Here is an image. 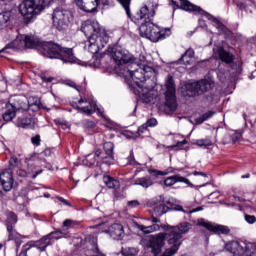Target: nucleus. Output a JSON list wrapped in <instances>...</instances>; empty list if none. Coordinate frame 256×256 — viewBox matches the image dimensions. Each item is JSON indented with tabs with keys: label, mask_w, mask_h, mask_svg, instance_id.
I'll return each mask as SVG.
<instances>
[{
	"label": "nucleus",
	"mask_w": 256,
	"mask_h": 256,
	"mask_svg": "<svg viewBox=\"0 0 256 256\" xmlns=\"http://www.w3.org/2000/svg\"><path fill=\"white\" fill-rule=\"evenodd\" d=\"M65 85L68 87H72L73 89H76V91H80L81 86L77 85L74 81L72 80H66Z\"/></svg>",
	"instance_id": "45"
},
{
	"label": "nucleus",
	"mask_w": 256,
	"mask_h": 256,
	"mask_svg": "<svg viewBox=\"0 0 256 256\" xmlns=\"http://www.w3.org/2000/svg\"><path fill=\"white\" fill-rule=\"evenodd\" d=\"M113 149H115V145L112 142L104 143V151L107 157L103 158V163L106 165H111L113 164V161H115V157L113 156Z\"/></svg>",
	"instance_id": "25"
},
{
	"label": "nucleus",
	"mask_w": 256,
	"mask_h": 256,
	"mask_svg": "<svg viewBox=\"0 0 256 256\" xmlns=\"http://www.w3.org/2000/svg\"><path fill=\"white\" fill-rule=\"evenodd\" d=\"M54 233H57V234H53V235L50 236L51 243H53V241H55L57 239H63V235H67V233H65L61 230H56V231H54Z\"/></svg>",
	"instance_id": "41"
},
{
	"label": "nucleus",
	"mask_w": 256,
	"mask_h": 256,
	"mask_svg": "<svg viewBox=\"0 0 256 256\" xmlns=\"http://www.w3.org/2000/svg\"><path fill=\"white\" fill-rule=\"evenodd\" d=\"M197 211H203V208L202 207H198V208L192 210L191 213H197Z\"/></svg>",
	"instance_id": "63"
},
{
	"label": "nucleus",
	"mask_w": 256,
	"mask_h": 256,
	"mask_svg": "<svg viewBox=\"0 0 256 256\" xmlns=\"http://www.w3.org/2000/svg\"><path fill=\"white\" fill-rule=\"evenodd\" d=\"M185 145H187V140L184 139V140H182L180 142H177V144L174 145L173 147H183Z\"/></svg>",
	"instance_id": "56"
},
{
	"label": "nucleus",
	"mask_w": 256,
	"mask_h": 256,
	"mask_svg": "<svg viewBox=\"0 0 256 256\" xmlns=\"http://www.w3.org/2000/svg\"><path fill=\"white\" fill-rule=\"evenodd\" d=\"M171 1L175 5V7H178L179 9H183V11H189L190 13H195L198 15H205V17H207V19H209L210 21L215 23L216 29H219V31H222L223 33H225V31L227 29L225 27V25H223V23L219 22V20H217V18L211 16V14H209V13L205 12L203 9H201V7L192 4L191 2H189L187 0H171Z\"/></svg>",
	"instance_id": "4"
},
{
	"label": "nucleus",
	"mask_w": 256,
	"mask_h": 256,
	"mask_svg": "<svg viewBox=\"0 0 256 256\" xmlns=\"http://www.w3.org/2000/svg\"><path fill=\"white\" fill-rule=\"evenodd\" d=\"M99 3H101V0H75L77 8L85 11V13H95Z\"/></svg>",
	"instance_id": "15"
},
{
	"label": "nucleus",
	"mask_w": 256,
	"mask_h": 256,
	"mask_svg": "<svg viewBox=\"0 0 256 256\" xmlns=\"http://www.w3.org/2000/svg\"><path fill=\"white\" fill-rule=\"evenodd\" d=\"M58 200L60 201V203H63L67 207H71V203H69V201L65 200V198L59 197Z\"/></svg>",
	"instance_id": "55"
},
{
	"label": "nucleus",
	"mask_w": 256,
	"mask_h": 256,
	"mask_svg": "<svg viewBox=\"0 0 256 256\" xmlns=\"http://www.w3.org/2000/svg\"><path fill=\"white\" fill-rule=\"evenodd\" d=\"M123 9L126 11L127 17L131 19L132 23L139 26V32L141 37H145L152 41V43H158L162 39H166L171 35V29L160 28L153 19L155 17V6L151 4H145L142 6L133 16L131 15V0H116Z\"/></svg>",
	"instance_id": "2"
},
{
	"label": "nucleus",
	"mask_w": 256,
	"mask_h": 256,
	"mask_svg": "<svg viewBox=\"0 0 256 256\" xmlns=\"http://www.w3.org/2000/svg\"><path fill=\"white\" fill-rule=\"evenodd\" d=\"M133 67H137V63L135 61H131L129 63H121L117 64L115 67L116 72L124 79H131V75H133Z\"/></svg>",
	"instance_id": "16"
},
{
	"label": "nucleus",
	"mask_w": 256,
	"mask_h": 256,
	"mask_svg": "<svg viewBox=\"0 0 256 256\" xmlns=\"http://www.w3.org/2000/svg\"><path fill=\"white\" fill-rule=\"evenodd\" d=\"M81 31L86 35L88 39H97L99 41H109V34L103 27L97 22V20H86L81 25Z\"/></svg>",
	"instance_id": "5"
},
{
	"label": "nucleus",
	"mask_w": 256,
	"mask_h": 256,
	"mask_svg": "<svg viewBox=\"0 0 256 256\" xmlns=\"http://www.w3.org/2000/svg\"><path fill=\"white\" fill-rule=\"evenodd\" d=\"M107 55L113 59L116 65H121V63H131L135 61V57L131 55L127 50L122 49L119 45L109 46L106 50Z\"/></svg>",
	"instance_id": "9"
},
{
	"label": "nucleus",
	"mask_w": 256,
	"mask_h": 256,
	"mask_svg": "<svg viewBox=\"0 0 256 256\" xmlns=\"http://www.w3.org/2000/svg\"><path fill=\"white\" fill-rule=\"evenodd\" d=\"M17 126L23 129H33L35 127V119L33 118H18Z\"/></svg>",
	"instance_id": "31"
},
{
	"label": "nucleus",
	"mask_w": 256,
	"mask_h": 256,
	"mask_svg": "<svg viewBox=\"0 0 256 256\" xmlns=\"http://www.w3.org/2000/svg\"><path fill=\"white\" fill-rule=\"evenodd\" d=\"M157 119H155V118H150V119H148L147 120V122L145 123L146 124V126H148V127H157Z\"/></svg>",
	"instance_id": "49"
},
{
	"label": "nucleus",
	"mask_w": 256,
	"mask_h": 256,
	"mask_svg": "<svg viewBox=\"0 0 256 256\" xmlns=\"http://www.w3.org/2000/svg\"><path fill=\"white\" fill-rule=\"evenodd\" d=\"M134 185H140V187H143L144 189H149V187L153 185V180H151L149 176L137 178Z\"/></svg>",
	"instance_id": "35"
},
{
	"label": "nucleus",
	"mask_w": 256,
	"mask_h": 256,
	"mask_svg": "<svg viewBox=\"0 0 256 256\" xmlns=\"http://www.w3.org/2000/svg\"><path fill=\"white\" fill-rule=\"evenodd\" d=\"M195 145L198 147H211V145H213V141H211V138L209 137L204 139H197L195 141Z\"/></svg>",
	"instance_id": "38"
},
{
	"label": "nucleus",
	"mask_w": 256,
	"mask_h": 256,
	"mask_svg": "<svg viewBox=\"0 0 256 256\" xmlns=\"http://www.w3.org/2000/svg\"><path fill=\"white\" fill-rule=\"evenodd\" d=\"M127 205L131 209H135V207H139V205H141V203H139V201H137V200H132V201H128Z\"/></svg>",
	"instance_id": "50"
},
{
	"label": "nucleus",
	"mask_w": 256,
	"mask_h": 256,
	"mask_svg": "<svg viewBox=\"0 0 256 256\" xmlns=\"http://www.w3.org/2000/svg\"><path fill=\"white\" fill-rule=\"evenodd\" d=\"M242 249L244 250V255L251 256L256 251V243L242 242Z\"/></svg>",
	"instance_id": "36"
},
{
	"label": "nucleus",
	"mask_w": 256,
	"mask_h": 256,
	"mask_svg": "<svg viewBox=\"0 0 256 256\" xmlns=\"http://www.w3.org/2000/svg\"><path fill=\"white\" fill-rule=\"evenodd\" d=\"M153 75H155V69L153 67L147 66V64H137V66H134L132 69L130 79H132L138 87H143L142 83H145V81L153 77Z\"/></svg>",
	"instance_id": "7"
},
{
	"label": "nucleus",
	"mask_w": 256,
	"mask_h": 256,
	"mask_svg": "<svg viewBox=\"0 0 256 256\" xmlns=\"http://www.w3.org/2000/svg\"><path fill=\"white\" fill-rule=\"evenodd\" d=\"M147 124H143L138 128V135H143V133H146L147 131Z\"/></svg>",
	"instance_id": "54"
},
{
	"label": "nucleus",
	"mask_w": 256,
	"mask_h": 256,
	"mask_svg": "<svg viewBox=\"0 0 256 256\" xmlns=\"http://www.w3.org/2000/svg\"><path fill=\"white\" fill-rule=\"evenodd\" d=\"M15 223H17V215L13 212L7 214V231L9 233V239H15V230L13 229Z\"/></svg>",
	"instance_id": "27"
},
{
	"label": "nucleus",
	"mask_w": 256,
	"mask_h": 256,
	"mask_svg": "<svg viewBox=\"0 0 256 256\" xmlns=\"http://www.w3.org/2000/svg\"><path fill=\"white\" fill-rule=\"evenodd\" d=\"M9 21H11V12H4L0 14V29L8 27Z\"/></svg>",
	"instance_id": "37"
},
{
	"label": "nucleus",
	"mask_w": 256,
	"mask_h": 256,
	"mask_svg": "<svg viewBox=\"0 0 256 256\" xmlns=\"http://www.w3.org/2000/svg\"><path fill=\"white\" fill-rule=\"evenodd\" d=\"M71 105L74 109H77L79 113H84V115H93V113L98 110L101 117H105L103 110L97 108V102L93 100H87V98L81 97L78 101H73Z\"/></svg>",
	"instance_id": "10"
},
{
	"label": "nucleus",
	"mask_w": 256,
	"mask_h": 256,
	"mask_svg": "<svg viewBox=\"0 0 256 256\" xmlns=\"http://www.w3.org/2000/svg\"><path fill=\"white\" fill-rule=\"evenodd\" d=\"M137 253H139V251H137L135 248H126L122 250V255L124 256H136Z\"/></svg>",
	"instance_id": "40"
},
{
	"label": "nucleus",
	"mask_w": 256,
	"mask_h": 256,
	"mask_svg": "<svg viewBox=\"0 0 256 256\" xmlns=\"http://www.w3.org/2000/svg\"><path fill=\"white\" fill-rule=\"evenodd\" d=\"M184 97H197L199 96V88L197 82L187 83L182 90Z\"/></svg>",
	"instance_id": "24"
},
{
	"label": "nucleus",
	"mask_w": 256,
	"mask_h": 256,
	"mask_svg": "<svg viewBox=\"0 0 256 256\" xmlns=\"http://www.w3.org/2000/svg\"><path fill=\"white\" fill-rule=\"evenodd\" d=\"M194 59H195V50H193L192 48H189L182 55L179 62L183 63V65H193Z\"/></svg>",
	"instance_id": "29"
},
{
	"label": "nucleus",
	"mask_w": 256,
	"mask_h": 256,
	"mask_svg": "<svg viewBox=\"0 0 256 256\" xmlns=\"http://www.w3.org/2000/svg\"><path fill=\"white\" fill-rule=\"evenodd\" d=\"M103 233H107L112 239L119 240L125 235V230L123 229V225L116 223L103 230Z\"/></svg>",
	"instance_id": "19"
},
{
	"label": "nucleus",
	"mask_w": 256,
	"mask_h": 256,
	"mask_svg": "<svg viewBox=\"0 0 256 256\" xmlns=\"http://www.w3.org/2000/svg\"><path fill=\"white\" fill-rule=\"evenodd\" d=\"M197 225H199V227H204L211 233H216V235H229L231 231L227 226H223L219 224L215 225L203 218L198 219Z\"/></svg>",
	"instance_id": "13"
},
{
	"label": "nucleus",
	"mask_w": 256,
	"mask_h": 256,
	"mask_svg": "<svg viewBox=\"0 0 256 256\" xmlns=\"http://www.w3.org/2000/svg\"><path fill=\"white\" fill-rule=\"evenodd\" d=\"M44 55L49 59H60L63 63H75L77 61L73 49L63 48L53 42L44 45Z\"/></svg>",
	"instance_id": "3"
},
{
	"label": "nucleus",
	"mask_w": 256,
	"mask_h": 256,
	"mask_svg": "<svg viewBox=\"0 0 256 256\" xmlns=\"http://www.w3.org/2000/svg\"><path fill=\"white\" fill-rule=\"evenodd\" d=\"M52 19L53 25L58 31H65L69 28V23H71V20L73 19V14L63 7H58L54 10Z\"/></svg>",
	"instance_id": "8"
},
{
	"label": "nucleus",
	"mask_w": 256,
	"mask_h": 256,
	"mask_svg": "<svg viewBox=\"0 0 256 256\" xmlns=\"http://www.w3.org/2000/svg\"><path fill=\"white\" fill-rule=\"evenodd\" d=\"M92 249L94 251L93 256H105V254L101 253L99 250V246H97V238L95 237L92 238Z\"/></svg>",
	"instance_id": "39"
},
{
	"label": "nucleus",
	"mask_w": 256,
	"mask_h": 256,
	"mask_svg": "<svg viewBox=\"0 0 256 256\" xmlns=\"http://www.w3.org/2000/svg\"><path fill=\"white\" fill-rule=\"evenodd\" d=\"M9 165H10V168L8 169L12 171L14 167H18L19 159L17 157H11V159L9 160Z\"/></svg>",
	"instance_id": "43"
},
{
	"label": "nucleus",
	"mask_w": 256,
	"mask_h": 256,
	"mask_svg": "<svg viewBox=\"0 0 256 256\" xmlns=\"http://www.w3.org/2000/svg\"><path fill=\"white\" fill-rule=\"evenodd\" d=\"M12 105L16 111H27L29 109V103L25 98H15Z\"/></svg>",
	"instance_id": "30"
},
{
	"label": "nucleus",
	"mask_w": 256,
	"mask_h": 256,
	"mask_svg": "<svg viewBox=\"0 0 256 256\" xmlns=\"http://www.w3.org/2000/svg\"><path fill=\"white\" fill-rule=\"evenodd\" d=\"M63 227H67V229H71V227H73V220L71 219H66L63 222Z\"/></svg>",
	"instance_id": "52"
},
{
	"label": "nucleus",
	"mask_w": 256,
	"mask_h": 256,
	"mask_svg": "<svg viewBox=\"0 0 256 256\" xmlns=\"http://www.w3.org/2000/svg\"><path fill=\"white\" fill-rule=\"evenodd\" d=\"M175 183H185L186 185H189L190 182L189 179L180 175L170 176L164 180V185H166V187H173Z\"/></svg>",
	"instance_id": "28"
},
{
	"label": "nucleus",
	"mask_w": 256,
	"mask_h": 256,
	"mask_svg": "<svg viewBox=\"0 0 256 256\" xmlns=\"http://www.w3.org/2000/svg\"><path fill=\"white\" fill-rule=\"evenodd\" d=\"M196 85L198 87V93L199 95H203L204 93H209L215 87V83L209 79H202L200 81L196 82Z\"/></svg>",
	"instance_id": "23"
},
{
	"label": "nucleus",
	"mask_w": 256,
	"mask_h": 256,
	"mask_svg": "<svg viewBox=\"0 0 256 256\" xmlns=\"http://www.w3.org/2000/svg\"><path fill=\"white\" fill-rule=\"evenodd\" d=\"M41 11H43V0H24L19 5V12L26 23H31V19L39 15Z\"/></svg>",
	"instance_id": "6"
},
{
	"label": "nucleus",
	"mask_w": 256,
	"mask_h": 256,
	"mask_svg": "<svg viewBox=\"0 0 256 256\" xmlns=\"http://www.w3.org/2000/svg\"><path fill=\"white\" fill-rule=\"evenodd\" d=\"M31 141H32L33 145H36V147H39V145H41V136L36 135V136L31 138Z\"/></svg>",
	"instance_id": "48"
},
{
	"label": "nucleus",
	"mask_w": 256,
	"mask_h": 256,
	"mask_svg": "<svg viewBox=\"0 0 256 256\" xmlns=\"http://www.w3.org/2000/svg\"><path fill=\"white\" fill-rule=\"evenodd\" d=\"M83 126L85 127V129H95V122L91 120H84Z\"/></svg>",
	"instance_id": "46"
},
{
	"label": "nucleus",
	"mask_w": 256,
	"mask_h": 256,
	"mask_svg": "<svg viewBox=\"0 0 256 256\" xmlns=\"http://www.w3.org/2000/svg\"><path fill=\"white\" fill-rule=\"evenodd\" d=\"M249 177H251L250 174L242 175V179H249Z\"/></svg>",
	"instance_id": "64"
},
{
	"label": "nucleus",
	"mask_w": 256,
	"mask_h": 256,
	"mask_svg": "<svg viewBox=\"0 0 256 256\" xmlns=\"http://www.w3.org/2000/svg\"><path fill=\"white\" fill-rule=\"evenodd\" d=\"M104 183L108 189H114L115 191L121 187L119 180L111 176H104Z\"/></svg>",
	"instance_id": "32"
},
{
	"label": "nucleus",
	"mask_w": 256,
	"mask_h": 256,
	"mask_svg": "<svg viewBox=\"0 0 256 256\" xmlns=\"http://www.w3.org/2000/svg\"><path fill=\"white\" fill-rule=\"evenodd\" d=\"M165 87L166 107H168L170 111H175L177 109V96L175 95L177 90L175 88V81L173 80V76H167Z\"/></svg>",
	"instance_id": "11"
},
{
	"label": "nucleus",
	"mask_w": 256,
	"mask_h": 256,
	"mask_svg": "<svg viewBox=\"0 0 256 256\" xmlns=\"http://www.w3.org/2000/svg\"><path fill=\"white\" fill-rule=\"evenodd\" d=\"M245 221H247V223H250V225H253V223H255V221H256V218H255V216L246 215Z\"/></svg>",
	"instance_id": "51"
},
{
	"label": "nucleus",
	"mask_w": 256,
	"mask_h": 256,
	"mask_svg": "<svg viewBox=\"0 0 256 256\" xmlns=\"http://www.w3.org/2000/svg\"><path fill=\"white\" fill-rule=\"evenodd\" d=\"M13 170L10 169H5L1 174H0V183L4 189V191H11L13 189Z\"/></svg>",
	"instance_id": "17"
},
{
	"label": "nucleus",
	"mask_w": 256,
	"mask_h": 256,
	"mask_svg": "<svg viewBox=\"0 0 256 256\" xmlns=\"http://www.w3.org/2000/svg\"><path fill=\"white\" fill-rule=\"evenodd\" d=\"M151 173H153L156 177L167 175V172L161 170H151Z\"/></svg>",
	"instance_id": "53"
},
{
	"label": "nucleus",
	"mask_w": 256,
	"mask_h": 256,
	"mask_svg": "<svg viewBox=\"0 0 256 256\" xmlns=\"http://www.w3.org/2000/svg\"><path fill=\"white\" fill-rule=\"evenodd\" d=\"M26 49H33L39 45V38L35 35H25Z\"/></svg>",
	"instance_id": "34"
},
{
	"label": "nucleus",
	"mask_w": 256,
	"mask_h": 256,
	"mask_svg": "<svg viewBox=\"0 0 256 256\" xmlns=\"http://www.w3.org/2000/svg\"><path fill=\"white\" fill-rule=\"evenodd\" d=\"M101 150L100 149H98V150H96L95 151V153H94V157L99 161V158L101 157Z\"/></svg>",
	"instance_id": "59"
},
{
	"label": "nucleus",
	"mask_w": 256,
	"mask_h": 256,
	"mask_svg": "<svg viewBox=\"0 0 256 256\" xmlns=\"http://www.w3.org/2000/svg\"><path fill=\"white\" fill-rule=\"evenodd\" d=\"M6 49H17L18 51H21L23 49H27V43L25 42V35H18L16 39L8 44Z\"/></svg>",
	"instance_id": "26"
},
{
	"label": "nucleus",
	"mask_w": 256,
	"mask_h": 256,
	"mask_svg": "<svg viewBox=\"0 0 256 256\" xmlns=\"http://www.w3.org/2000/svg\"><path fill=\"white\" fill-rule=\"evenodd\" d=\"M150 205L154 206V213L157 217L165 215L169 211V207L165 205V196H156L150 201Z\"/></svg>",
	"instance_id": "14"
},
{
	"label": "nucleus",
	"mask_w": 256,
	"mask_h": 256,
	"mask_svg": "<svg viewBox=\"0 0 256 256\" xmlns=\"http://www.w3.org/2000/svg\"><path fill=\"white\" fill-rule=\"evenodd\" d=\"M163 229L165 232H160L156 235H151L147 242V249H150L152 255L157 256L161 253L163 247L165 246V241H167L170 248L166 249L162 256H172L179 251V247L183 244V235L189 233L191 230V224L189 222H182L177 226L171 225H159L152 224L150 226H144L137 224V229L149 235L150 233H155L159 229Z\"/></svg>",
	"instance_id": "1"
},
{
	"label": "nucleus",
	"mask_w": 256,
	"mask_h": 256,
	"mask_svg": "<svg viewBox=\"0 0 256 256\" xmlns=\"http://www.w3.org/2000/svg\"><path fill=\"white\" fill-rule=\"evenodd\" d=\"M109 41H105V39L99 40V38H89L88 39V51L89 53H92V55H95L96 53H99V50L105 48V45H107Z\"/></svg>",
	"instance_id": "18"
},
{
	"label": "nucleus",
	"mask_w": 256,
	"mask_h": 256,
	"mask_svg": "<svg viewBox=\"0 0 256 256\" xmlns=\"http://www.w3.org/2000/svg\"><path fill=\"white\" fill-rule=\"evenodd\" d=\"M216 54L218 55L220 61L228 65L233 71H240L241 70V63L235 62V55L231 52L224 50L223 48H218Z\"/></svg>",
	"instance_id": "12"
},
{
	"label": "nucleus",
	"mask_w": 256,
	"mask_h": 256,
	"mask_svg": "<svg viewBox=\"0 0 256 256\" xmlns=\"http://www.w3.org/2000/svg\"><path fill=\"white\" fill-rule=\"evenodd\" d=\"M193 175H201L202 177H207V174H205L203 172H197V171H194Z\"/></svg>",
	"instance_id": "60"
},
{
	"label": "nucleus",
	"mask_w": 256,
	"mask_h": 256,
	"mask_svg": "<svg viewBox=\"0 0 256 256\" xmlns=\"http://www.w3.org/2000/svg\"><path fill=\"white\" fill-rule=\"evenodd\" d=\"M41 78L45 83H51V81H53V77L47 78L46 76H42Z\"/></svg>",
	"instance_id": "58"
},
{
	"label": "nucleus",
	"mask_w": 256,
	"mask_h": 256,
	"mask_svg": "<svg viewBox=\"0 0 256 256\" xmlns=\"http://www.w3.org/2000/svg\"><path fill=\"white\" fill-rule=\"evenodd\" d=\"M53 0H42V9H45V3H51Z\"/></svg>",
	"instance_id": "61"
},
{
	"label": "nucleus",
	"mask_w": 256,
	"mask_h": 256,
	"mask_svg": "<svg viewBox=\"0 0 256 256\" xmlns=\"http://www.w3.org/2000/svg\"><path fill=\"white\" fill-rule=\"evenodd\" d=\"M18 177H32V179H36L37 175H41L42 170L35 172L31 167H28V171H25L24 169H18L17 170Z\"/></svg>",
	"instance_id": "33"
},
{
	"label": "nucleus",
	"mask_w": 256,
	"mask_h": 256,
	"mask_svg": "<svg viewBox=\"0 0 256 256\" xmlns=\"http://www.w3.org/2000/svg\"><path fill=\"white\" fill-rule=\"evenodd\" d=\"M14 117H17V110L14 108L13 103L9 102L3 109L2 119L9 123L13 121Z\"/></svg>",
	"instance_id": "22"
},
{
	"label": "nucleus",
	"mask_w": 256,
	"mask_h": 256,
	"mask_svg": "<svg viewBox=\"0 0 256 256\" xmlns=\"http://www.w3.org/2000/svg\"><path fill=\"white\" fill-rule=\"evenodd\" d=\"M211 117H213V113L207 112V113L203 114L202 117L198 118L197 122L204 123V121H207V119H211Z\"/></svg>",
	"instance_id": "44"
},
{
	"label": "nucleus",
	"mask_w": 256,
	"mask_h": 256,
	"mask_svg": "<svg viewBox=\"0 0 256 256\" xmlns=\"http://www.w3.org/2000/svg\"><path fill=\"white\" fill-rule=\"evenodd\" d=\"M152 223H161V220L158 218L152 217Z\"/></svg>",
	"instance_id": "62"
},
{
	"label": "nucleus",
	"mask_w": 256,
	"mask_h": 256,
	"mask_svg": "<svg viewBox=\"0 0 256 256\" xmlns=\"http://www.w3.org/2000/svg\"><path fill=\"white\" fill-rule=\"evenodd\" d=\"M31 247H32L31 243H28L25 246H23V249L20 252L19 256H27V252L29 251V249H31Z\"/></svg>",
	"instance_id": "47"
},
{
	"label": "nucleus",
	"mask_w": 256,
	"mask_h": 256,
	"mask_svg": "<svg viewBox=\"0 0 256 256\" xmlns=\"http://www.w3.org/2000/svg\"><path fill=\"white\" fill-rule=\"evenodd\" d=\"M86 161L88 162V165L90 167H93V165H95V163H97V165H99V160L97 158H95V156L92 154H89L86 156Z\"/></svg>",
	"instance_id": "42"
},
{
	"label": "nucleus",
	"mask_w": 256,
	"mask_h": 256,
	"mask_svg": "<svg viewBox=\"0 0 256 256\" xmlns=\"http://www.w3.org/2000/svg\"><path fill=\"white\" fill-rule=\"evenodd\" d=\"M31 161H37V155L31 156V157L25 159L26 163H29Z\"/></svg>",
	"instance_id": "57"
},
{
	"label": "nucleus",
	"mask_w": 256,
	"mask_h": 256,
	"mask_svg": "<svg viewBox=\"0 0 256 256\" xmlns=\"http://www.w3.org/2000/svg\"><path fill=\"white\" fill-rule=\"evenodd\" d=\"M59 232H51L48 235L42 237L40 240L36 242H30L32 247H36L39 251H45L49 245H51V235H57Z\"/></svg>",
	"instance_id": "21"
},
{
	"label": "nucleus",
	"mask_w": 256,
	"mask_h": 256,
	"mask_svg": "<svg viewBox=\"0 0 256 256\" xmlns=\"http://www.w3.org/2000/svg\"><path fill=\"white\" fill-rule=\"evenodd\" d=\"M225 249L232 255L243 256L245 255V250L243 249V242L231 241L225 244Z\"/></svg>",
	"instance_id": "20"
}]
</instances>
